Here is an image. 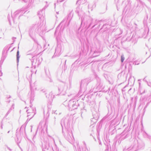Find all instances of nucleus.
<instances>
[{
    "mask_svg": "<svg viewBox=\"0 0 151 151\" xmlns=\"http://www.w3.org/2000/svg\"><path fill=\"white\" fill-rule=\"evenodd\" d=\"M121 58V61L122 62H123L124 60V57L123 55H122Z\"/></svg>",
    "mask_w": 151,
    "mask_h": 151,
    "instance_id": "f03ea898",
    "label": "nucleus"
},
{
    "mask_svg": "<svg viewBox=\"0 0 151 151\" xmlns=\"http://www.w3.org/2000/svg\"><path fill=\"white\" fill-rule=\"evenodd\" d=\"M19 51H18L17 52V60L18 62H19Z\"/></svg>",
    "mask_w": 151,
    "mask_h": 151,
    "instance_id": "f257e3e1",
    "label": "nucleus"
}]
</instances>
